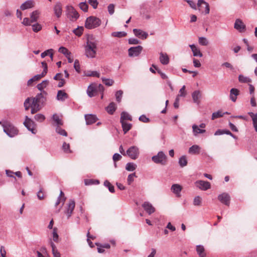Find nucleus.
<instances>
[{"label": "nucleus", "instance_id": "nucleus-1", "mask_svg": "<svg viewBox=\"0 0 257 257\" xmlns=\"http://www.w3.org/2000/svg\"><path fill=\"white\" fill-rule=\"evenodd\" d=\"M98 41L93 36L88 37L85 46V54L88 58H94L96 56Z\"/></svg>", "mask_w": 257, "mask_h": 257}, {"label": "nucleus", "instance_id": "nucleus-2", "mask_svg": "<svg viewBox=\"0 0 257 257\" xmlns=\"http://www.w3.org/2000/svg\"><path fill=\"white\" fill-rule=\"evenodd\" d=\"M101 21L94 16H90L85 21V27L88 29H93L101 25Z\"/></svg>", "mask_w": 257, "mask_h": 257}, {"label": "nucleus", "instance_id": "nucleus-3", "mask_svg": "<svg viewBox=\"0 0 257 257\" xmlns=\"http://www.w3.org/2000/svg\"><path fill=\"white\" fill-rule=\"evenodd\" d=\"M4 132L10 137H14L18 133L17 129L10 122L5 121L2 124Z\"/></svg>", "mask_w": 257, "mask_h": 257}, {"label": "nucleus", "instance_id": "nucleus-4", "mask_svg": "<svg viewBox=\"0 0 257 257\" xmlns=\"http://www.w3.org/2000/svg\"><path fill=\"white\" fill-rule=\"evenodd\" d=\"M152 160L156 164L165 166L167 164V156L163 151H160L152 157Z\"/></svg>", "mask_w": 257, "mask_h": 257}, {"label": "nucleus", "instance_id": "nucleus-5", "mask_svg": "<svg viewBox=\"0 0 257 257\" xmlns=\"http://www.w3.org/2000/svg\"><path fill=\"white\" fill-rule=\"evenodd\" d=\"M40 15V11L36 10L30 14V19L25 18L23 19L22 24L25 26H30L32 23L38 21Z\"/></svg>", "mask_w": 257, "mask_h": 257}, {"label": "nucleus", "instance_id": "nucleus-6", "mask_svg": "<svg viewBox=\"0 0 257 257\" xmlns=\"http://www.w3.org/2000/svg\"><path fill=\"white\" fill-rule=\"evenodd\" d=\"M126 156L132 160L137 159L140 154L139 147L136 146H132L129 147L126 151Z\"/></svg>", "mask_w": 257, "mask_h": 257}, {"label": "nucleus", "instance_id": "nucleus-7", "mask_svg": "<svg viewBox=\"0 0 257 257\" xmlns=\"http://www.w3.org/2000/svg\"><path fill=\"white\" fill-rule=\"evenodd\" d=\"M66 15L67 18L72 22L76 21L79 17L78 12L71 6L66 7Z\"/></svg>", "mask_w": 257, "mask_h": 257}, {"label": "nucleus", "instance_id": "nucleus-8", "mask_svg": "<svg viewBox=\"0 0 257 257\" xmlns=\"http://www.w3.org/2000/svg\"><path fill=\"white\" fill-rule=\"evenodd\" d=\"M75 207L74 200L70 199L68 203L66 204L64 213L66 215L67 219H69L72 215Z\"/></svg>", "mask_w": 257, "mask_h": 257}, {"label": "nucleus", "instance_id": "nucleus-9", "mask_svg": "<svg viewBox=\"0 0 257 257\" xmlns=\"http://www.w3.org/2000/svg\"><path fill=\"white\" fill-rule=\"evenodd\" d=\"M195 184L197 188L203 191H206L211 187V184L209 182L203 180L196 181Z\"/></svg>", "mask_w": 257, "mask_h": 257}, {"label": "nucleus", "instance_id": "nucleus-10", "mask_svg": "<svg viewBox=\"0 0 257 257\" xmlns=\"http://www.w3.org/2000/svg\"><path fill=\"white\" fill-rule=\"evenodd\" d=\"M142 50L143 47L141 46L131 47L128 50V56L130 57L138 56L141 54Z\"/></svg>", "mask_w": 257, "mask_h": 257}, {"label": "nucleus", "instance_id": "nucleus-11", "mask_svg": "<svg viewBox=\"0 0 257 257\" xmlns=\"http://www.w3.org/2000/svg\"><path fill=\"white\" fill-rule=\"evenodd\" d=\"M34 122L28 116L25 117V121L24 122V124L28 128V130L31 131L33 134H36L35 129L34 128Z\"/></svg>", "mask_w": 257, "mask_h": 257}, {"label": "nucleus", "instance_id": "nucleus-12", "mask_svg": "<svg viewBox=\"0 0 257 257\" xmlns=\"http://www.w3.org/2000/svg\"><path fill=\"white\" fill-rule=\"evenodd\" d=\"M218 199L224 204L229 206L230 204V196L226 193H223L218 196Z\"/></svg>", "mask_w": 257, "mask_h": 257}, {"label": "nucleus", "instance_id": "nucleus-13", "mask_svg": "<svg viewBox=\"0 0 257 257\" xmlns=\"http://www.w3.org/2000/svg\"><path fill=\"white\" fill-rule=\"evenodd\" d=\"M203 5L205 7V13L206 14L209 13L210 9L208 3L205 2L204 0H198L197 3V6L200 11H202L203 9Z\"/></svg>", "mask_w": 257, "mask_h": 257}, {"label": "nucleus", "instance_id": "nucleus-14", "mask_svg": "<svg viewBox=\"0 0 257 257\" xmlns=\"http://www.w3.org/2000/svg\"><path fill=\"white\" fill-rule=\"evenodd\" d=\"M47 95V93L45 91H43L41 93L37 94L35 97L40 105H43L46 101Z\"/></svg>", "mask_w": 257, "mask_h": 257}, {"label": "nucleus", "instance_id": "nucleus-15", "mask_svg": "<svg viewBox=\"0 0 257 257\" xmlns=\"http://www.w3.org/2000/svg\"><path fill=\"white\" fill-rule=\"evenodd\" d=\"M53 11L55 15L57 18H59L62 13V5L60 2H57L54 5Z\"/></svg>", "mask_w": 257, "mask_h": 257}, {"label": "nucleus", "instance_id": "nucleus-16", "mask_svg": "<svg viewBox=\"0 0 257 257\" xmlns=\"http://www.w3.org/2000/svg\"><path fill=\"white\" fill-rule=\"evenodd\" d=\"M142 207L144 210L149 214H151L155 211V208L151 203L148 201L145 202L142 204Z\"/></svg>", "mask_w": 257, "mask_h": 257}, {"label": "nucleus", "instance_id": "nucleus-17", "mask_svg": "<svg viewBox=\"0 0 257 257\" xmlns=\"http://www.w3.org/2000/svg\"><path fill=\"white\" fill-rule=\"evenodd\" d=\"M234 27L240 32H242L245 30L246 26L240 19H237L235 22Z\"/></svg>", "mask_w": 257, "mask_h": 257}, {"label": "nucleus", "instance_id": "nucleus-18", "mask_svg": "<svg viewBox=\"0 0 257 257\" xmlns=\"http://www.w3.org/2000/svg\"><path fill=\"white\" fill-rule=\"evenodd\" d=\"M182 189V186L178 184H173L171 186V190L178 197L181 196V191Z\"/></svg>", "mask_w": 257, "mask_h": 257}, {"label": "nucleus", "instance_id": "nucleus-19", "mask_svg": "<svg viewBox=\"0 0 257 257\" xmlns=\"http://www.w3.org/2000/svg\"><path fill=\"white\" fill-rule=\"evenodd\" d=\"M133 32L136 36L142 39H146L148 36V34L147 32L140 29H134Z\"/></svg>", "mask_w": 257, "mask_h": 257}, {"label": "nucleus", "instance_id": "nucleus-20", "mask_svg": "<svg viewBox=\"0 0 257 257\" xmlns=\"http://www.w3.org/2000/svg\"><path fill=\"white\" fill-rule=\"evenodd\" d=\"M34 5L35 3L33 0H28L21 5L20 9L24 11L33 8Z\"/></svg>", "mask_w": 257, "mask_h": 257}, {"label": "nucleus", "instance_id": "nucleus-21", "mask_svg": "<svg viewBox=\"0 0 257 257\" xmlns=\"http://www.w3.org/2000/svg\"><path fill=\"white\" fill-rule=\"evenodd\" d=\"M97 91V88L95 86V85L91 84L90 85L87 89V94L90 97H92L95 96V93Z\"/></svg>", "mask_w": 257, "mask_h": 257}, {"label": "nucleus", "instance_id": "nucleus-22", "mask_svg": "<svg viewBox=\"0 0 257 257\" xmlns=\"http://www.w3.org/2000/svg\"><path fill=\"white\" fill-rule=\"evenodd\" d=\"M85 118L87 124H91L97 120L96 116L91 114H86Z\"/></svg>", "mask_w": 257, "mask_h": 257}, {"label": "nucleus", "instance_id": "nucleus-23", "mask_svg": "<svg viewBox=\"0 0 257 257\" xmlns=\"http://www.w3.org/2000/svg\"><path fill=\"white\" fill-rule=\"evenodd\" d=\"M68 98V94L64 90H60L58 91L57 95V99L58 100L64 101Z\"/></svg>", "mask_w": 257, "mask_h": 257}, {"label": "nucleus", "instance_id": "nucleus-24", "mask_svg": "<svg viewBox=\"0 0 257 257\" xmlns=\"http://www.w3.org/2000/svg\"><path fill=\"white\" fill-rule=\"evenodd\" d=\"M193 102L197 104H199V99L201 97V93L199 90H195L192 93Z\"/></svg>", "mask_w": 257, "mask_h": 257}, {"label": "nucleus", "instance_id": "nucleus-25", "mask_svg": "<svg viewBox=\"0 0 257 257\" xmlns=\"http://www.w3.org/2000/svg\"><path fill=\"white\" fill-rule=\"evenodd\" d=\"M239 94V91L236 88H232L230 91V99L233 101L235 102L237 96Z\"/></svg>", "mask_w": 257, "mask_h": 257}, {"label": "nucleus", "instance_id": "nucleus-26", "mask_svg": "<svg viewBox=\"0 0 257 257\" xmlns=\"http://www.w3.org/2000/svg\"><path fill=\"white\" fill-rule=\"evenodd\" d=\"M160 61L163 65H167L169 63V58L166 53H160Z\"/></svg>", "mask_w": 257, "mask_h": 257}, {"label": "nucleus", "instance_id": "nucleus-27", "mask_svg": "<svg viewBox=\"0 0 257 257\" xmlns=\"http://www.w3.org/2000/svg\"><path fill=\"white\" fill-rule=\"evenodd\" d=\"M201 148L197 145H194L189 148L188 153L190 154L195 155L200 153Z\"/></svg>", "mask_w": 257, "mask_h": 257}, {"label": "nucleus", "instance_id": "nucleus-28", "mask_svg": "<svg viewBox=\"0 0 257 257\" xmlns=\"http://www.w3.org/2000/svg\"><path fill=\"white\" fill-rule=\"evenodd\" d=\"M189 47H190L194 56L202 57V53L201 52L200 50L197 48L194 44L190 45Z\"/></svg>", "mask_w": 257, "mask_h": 257}, {"label": "nucleus", "instance_id": "nucleus-29", "mask_svg": "<svg viewBox=\"0 0 257 257\" xmlns=\"http://www.w3.org/2000/svg\"><path fill=\"white\" fill-rule=\"evenodd\" d=\"M248 113L252 118L253 127L254 128L255 132L257 133V112L255 114L252 112H249Z\"/></svg>", "mask_w": 257, "mask_h": 257}, {"label": "nucleus", "instance_id": "nucleus-30", "mask_svg": "<svg viewBox=\"0 0 257 257\" xmlns=\"http://www.w3.org/2000/svg\"><path fill=\"white\" fill-rule=\"evenodd\" d=\"M84 76L88 77H100V73L96 71L87 70L84 71Z\"/></svg>", "mask_w": 257, "mask_h": 257}, {"label": "nucleus", "instance_id": "nucleus-31", "mask_svg": "<svg viewBox=\"0 0 257 257\" xmlns=\"http://www.w3.org/2000/svg\"><path fill=\"white\" fill-rule=\"evenodd\" d=\"M196 251L200 257H205L206 253L205 252V249L203 245H197L196 248Z\"/></svg>", "mask_w": 257, "mask_h": 257}, {"label": "nucleus", "instance_id": "nucleus-32", "mask_svg": "<svg viewBox=\"0 0 257 257\" xmlns=\"http://www.w3.org/2000/svg\"><path fill=\"white\" fill-rule=\"evenodd\" d=\"M116 109V104L114 102L109 103L108 106L106 107V110L109 114H113Z\"/></svg>", "mask_w": 257, "mask_h": 257}, {"label": "nucleus", "instance_id": "nucleus-33", "mask_svg": "<svg viewBox=\"0 0 257 257\" xmlns=\"http://www.w3.org/2000/svg\"><path fill=\"white\" fill-rule=\"evenodd\" d=\"M193 133L194 136H196L198 134L204 133L206 131L200 128L196 124L192 125Z\"/></svg>", "mask_w": 257, "mask_h": 257}, {"label": "nucleus", "instance_id": "nucleus-34", "mask_svg": "<svg viewBox=\"0 0 257 257\" xmlns=\"http://www.w3.org/2000/svg\"><path fill=\"white\" fill-rule=\"evenodd\" d=\"M50 245L52 247V254L54 257H60L61 255L55 244L52 242L51 241Z\"/></svg>", "mask_w": 257, "mask_h": 257}, {"label": "nucleus", "instance_id": "nucleus-35", "mask_svg": "<svg viewBox=\"0 0 257 257\" xmlns=\"http://www.w3.org/2000/svg\"><path fill=\"white\" fill-rule=\"evenodd\" d=\"M121 126L123 129V131L124 132V134H126L128 131L131 129L132 124L126 122L125 121H120Z\"/></svg>", "mask_w": 257, "mask_h": 257}, {"label": "nucleus", "instance_id": "nucleus-36", "mask_svg": "<svg viewBox=\"0 0 257 257\" xmlns=\"http://www.w3.org/2000/svg\"><path fill=\"white\" fill-rule=\"evenodd\" d=\"M53 120L56 123L57 126H60L63 125V121L57 114H54L52 116Z\"/></svg>", "mask_w": 257, "mask_h": 257}, {"label": "nucleus", "instance_id": "nucleus-37", "mask_svg": "<svg viewBox=\"0 0 257 257\" xmlns=\"http://www.w3.org/2000/svg\"><path fill=\"white\" fill-rule=\"evenodd\" d=\"M125 120H132V116L127 112L123 111L120 114V121H124Z\"/></svg>", "mask_w": 257, "mask_h": 257}, {"label": "nucleus", "instance_id": "nucleus-38", "mask_svg": "<svg viewBox=\"0 0 257 257\" xmlns=\"http://www.w3.org/2000/svg\"><path fill=\"white\" fill-rule=\"evenodd\" d=\"M49 84V81L47 80H45L43 81L41 83L38 84L37 86V88L40 90L43 91V89L46 87V86Z\"/></svg>", "mask_w": 257, "mask_h": 257}, {"label": "nucleus", "instance_id": "nucleus-39", "mask_svg": "<svg viewBox=\"0 0 257 257\" xmlns=\"http://www.w3.org/2000/svg\"><path fill=\"white\" fill-rule=\"evenodd\" d=\"M137 166L134 163H127L126 164L125 169L128 171H133L136 169Z\"/></svg>", "mask_w": 257, "mask_h": 257}, {"label": "nucleus", "instance_id": "nucleus-40", "mask_svg": "<svg viewBox=\"0 0 257 257\" xmlns=\"http://www.w3.org/2000/svg\"><path fill=\"white\" fill-rule=\"evenodd\" d=\"M179 164L181 167H184L187 165V160L185 156H182L179 158Z\"/></svg>", "mask_w": 257, "mask_h": 257}, {"label": "nucleus", "instance_id": "nucleus-41", "mask_svg": "<svg viewBox=\"0 0 257 257\" xmlns=\"http://www.w3.org/2000/svg\"><path fill=\"white\" fill-rule=\"evenodd\" d=\"M238 80L241 83H248L251 81V80L248 77L244 76L243 75H239L238 76Z\"/></svg>", "mask_w": 257, "mask_h": 257}, {"label": "nucleus", "instance_id": "nucleus-42", "mask_svg": "<svg viewBox=\"0 0 257 257\" xmlns=\"http://www.w3.org/2000/svg\"><path fill=\"white\" fill-rule=\"evenodd\" d=\"M104 185L107 187L109 191L111 192V193H114L115 190H114V186L111 184V183L107 180H105L104 182Z\"/></svg>", "mask_w": 257, "mask_h": 257}, {"label": "nucleus", "instance_id": "nucleus-43", "mask_svg": "<svg viewBox=\"0 0 257 257\" xmlns=\"http://www.w3.org/2000/svg\"><path fill=\"white\" fill-rule=\"evenodd\" d=\"M225 113H227V112L222 113L221 111H218L217 112H213L212 114V119L213 120L215 118H219L223 116V114Z\"/></svg>", "mask_w": 257, "mask_h": 257}, {"label": "nucleus", "instance_id": "nucleus-44", "mask_svg": "<svg viewBox=\"0 0 257 257\" xmlns=\"http://www.w3.org/2000/svg\"><path fill=\"white\" fill-rule=\"evenodd\" d=\"M84 28L83 27H78L73 30V32L77 36H80L83 33Z\"/></svg>", "mask_w": 257, "mask_h": 257}, {"label": "nucleus", "instance_id": "nucleus-45", "mask_svg": "<svg viewBox=\"0 0 257 257\" xmlns=\"http://www.w3.org/2000/svg\"><path fill=\"white\" fill-rule=\"evenodd\" d=\"M126 33L124 32H114L111 33V36L114 37L121 38L125 36Z\"/></svg>", "mask_w": 257, "mask_h": 257}, {"label": "nucleus", "instance_id": "nucleus-46", "mask_svg": "<svg viewBox=\"0 0 257 257\" xmlns=\"http://www.w3.org/2000/svg\"><path fill=\"white\" fill-rule=\"evenodd\" d=\"M56 132L57 133L59 134L60 135H62L63 136L66 137L67 136V132L62 128L60 127V126H57L56 128Z\"/></svg>", "mask_w": 257, "mask_h": 257}, {"label": "nucleus", "instance_id": "nucleus-47", "mask_svg": "<svg viewBox=\"0 0 257 257\" xmlns=\"http://www.w3.org/2000/svg\"><path fill=\"white\" fill-rule=\"evenodd\" d=\"M62 149L64 152L66 153H72L71 150L70 149V145L69 144H67L64 142L62 146Z\"/></svg>", "mask_w": 257, "mask_h": 257}, {"label": "nucleus", "instance_id": "nucleus-48", "mask_svg": "<svg viewBox=\"0 0 257 257\" xmlns=\"http://www.w3.org/2000/svg\"><path fill=\"white\" fill-rule=\"evenodd\" d=\"M34 118L37 121L42 122L45 120V116L41 113H38L35 115Z\"/></svg>", "mask_w": 257, "mask_h": 257}, {"label": "nucleus", "instance_id": "nucleus-49", "mask_svg": "<svg viewBox=\"0 0 257 257\" xmlns=\"http://www.w3.org/2000/svg\"><path fill=\"white\" fill-rule=\"evenodd\" d=\"M101 79L103 83L108 86L112 85L114 83V81L112 79H107L104 77L102 78Z\"/></svg>", "mask_w": 257, "mask_h": 257}, {"label": "nucleus", "instance_id": "nucleus-50", "mask_svg": "<svg viewBox=\"0 0 257 257\" xmlns=\"http://www.w3.org/2000/svg\"><path fill=\"white\" fill-rule=\"evenodd\" d=\"M201 198L199 196L195 197L193 200V205L195 206H200L201 204Z\"/></svg>", "mask_w": 257, "mask_h": 257}, {"label": "nucleus", "instance_id": "nucleus-51", "mask_svg": "<svg viewBox=\"0 0 257 257\" xmlns=\"http://www.w3.org/2000/svg\"><path fill=\"white\" fill-rule=\"evenodd\" d=\"M122 94L123 91L121 90H118L116 92L115 95L116 97V100L118 102H120L121 101Z\"/></svg>", "mask_w": 257, "mask_h": 257}, {"label": "nucleus", "instance_id": "nucleus-52", "mask_svg": "<svg viewBox=\"0 0 257 257\" xmlns=\"http://www.w3.org/2000/svg\"><path fill=\"white\" fill-rule=\"evenodd\" d=\"M199 43L202 46H207L208 44L207 39L203 37L199 38Z\"/></svg>", "mask_w": 257, "mask_h": 257}, {"label": "nucleus", "instance_id": "nucleus-53", "mask_svg": "<svg viewBox=\"0 0 257 257\" xmlns=\"http://www.w3.org/2000/svg\"><path fill=\"white\" fill-rule=\"evenodd\" d=\"M79 8L84 12H87L88 11V6L86 2H81L79 4Z\"/></svg>", "mask_w": 257, "mask_h": 257}, {"label": "nucleus", "instance_id": "nucleus-54", "mask_svg": "<svg viewBox=\"0 0 257 257\" xmlns=\"http://www.w3.org/2000/svg\"><path fill=\"white\" fill-rule=\"evenodd\" d=\"M59 52L65 55L66 57L70 55V52L65 47H61L59 49Z\"/></svg>", "mask_w": 257, "mask_h": 257}, {"label": "nucleus", "instance_id": "nucleus-55", "mask_svg": "<svg viewBox=\"0 0 257 257\" xmlns=\"http://www.w3.org/2000/svg\"><path fill=\"white\" fill-rule=\"evenodd\" d=\"M135 177H137L135 173L131 174L128 176L127 179V182L128 185H131V183L134 181Z\"/></svg>", "mask_w": 257, "mask_h": 257}, {"label": "nucleus", "instance_id": "nucleus-56", "mask_svg": "<svg viewBox=\"0 0 257 257\" xmlns=\"http://www.w3.org/2000/svg\"><path fill=\"white\" fill-rule=\"evenodd\" d=\"M33 31L35 32H38L42 29V26L39 23H36L32 25Z\"/></svg>", "mask_w": 257, "mask_h": 257}, {"label": "nucleus", "instance_id": "nucleus-57", "mask_svg": "<svg viewBox=\"0 0 257 257\" xmlns=\"http://www.w3.org/2000/svg\"><path fill=\"white\" fill-rule=\"evenodd\" d=\"M74 68L78 73L80 72V67L78 60L76 59L74 63Z\"/></svg>", "mask_w": 257, "mask_h": 257}, {"label": "nucleus", "instance_id": "nucleus-58", "mask_svg": "<svg viewBox=\"0 0 257 257\" xmlns=\"http://www.w3.org/2000/svg\"><path fill=\"white\" fill-rule=\"evenodd\" d=\"M31 98H27L24 103V107L26 110H28L30 107H31Z\"/></svg>", "mask_w": 257, "mask_h": 257}, {"label": "nucleus", "instance_id": "nucleus-59", "mask_svg": "<svg viewBox=\"0 0 257 257\" xmlns=\"http://www.w3.org/2000/svg\"><path fill=\"white\" fill-rule=\"evenodd\" d=\"M53 240L55 242H57L58 240L59 235L57 232V228H54L53 230Z\"/></svg>", "mask_w": 257, "mask_h": 257}, {"label": "nucleus", "instance_id": "nucleus-60", "mask_svg": "<svg viewBox=\"0 0 257 257\" xmlns=\"http://www.w3.org/2000/svg\"><path fill=\"white\" fill-rule=\"evenodd\" d=\"M35 106L36 107L37 106H42L40 105V104L39 103V102L38 101V100L36 99V97H33L32 99V102L31 103V106Z\"/></svg>", "mask_w": 257, "mask_h": 257}, {"label": "nucleus", "instance_id": "nucleus-61", "mask_svg": "<svg viewBox=\"0 0 257 257\" xmlns=\"http://www.w3.org/2000/svg\"><path fill=\"white\" fill-rule=\"evenodd\" d=\"M186 95L185 86L183 85L179 90V94L177 96L178 97H184Z\"/></svg>", "mask_w": 257, "mask_h": 257}, {"label": "nucleus", "instance_id": "nucleus-62", "mask_svg": "<svg viewBox=\"0 0 257 257\" xmlns=\"http://www.w3.org/2000/svg\"><path fill=\"white\" fill-rule=\"evenodd\" d=\"M108 12L110 15L114 12V6L113 4H109L107 7Z\"/></svg>", "mask_w": 257, "mask_h": 257}, {"label": "nucleus", "instance_id": "nucleus-63", "mask_svg": "<svg viewBox=\"0 0 257 257\" xmlns=\"http://www.w3.org/2000/svg\"><path fill=\"white\" fill-rule=\"evenodd\" d=\"M37 197L39 200H42L44 198V193L43 192V189L41 188L37 193Z\"/></svg>", "mask_w": 257, "mask_h": 257}, {"label": "nucleus", "instance_id": "nucleus-64", "mask_svg": "<svg viewBox=\"0 0 257 257\" xmlns=\"http://www.w3.org/2000/svg\"><path fill=\"white\" fill-rule=\"evenodd\" d=\"M121 158H122L121 156L118 153H115L113 155V157H112L113 161L114 162H116V161L120 160Z\"/></svg>", "mask_w": 257, "mask_h": 257}]
</instances>
